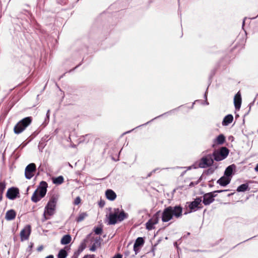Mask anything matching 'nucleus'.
Wrapping results in <instances>:
<instances>
[{
	"instance_id": "obj_1",
	"label": "nucleus",
	"mask_w": 258,
	"mask_h": 258,
	"mask_svg": "<svg viewBox=\"0 0 258 258\" xmlns=\"http://www.w3.org/2000/svg\"><path fill=\"white\" fill-rule=\"evenodd\" d=\"M181 215L182 208L180 207L170 206L164 210L162 214V220L163 222H167L171 220L173 217L179 218Z\"/></svg>"
},
{
	"instance_id": "obj_2",
	"label": "nucleus",
	"mask_w": 258,
	"mask_h": 258,
	"mask_svg": "<svg viewBox=\"0 0 258 258\" xmlns=\"http://www.w3.org/2000/svg\"><path fill=\"white\" fill-rule=\"evenodd\" d=\"M57 201V198L52 196L47 203L43 214L44 221L49 219L54 214Z\"/></svg>"
},
{
	"instance_id": "obj_3",
	"label": "nucleus",
	"mask_w": 258,
	"mask_h": 258,
	"mask_svg": "<svg viewBox=\"0 0 258 258\" xmlns=\"http://www.w3.org/2000/svg\"><path fill=\"white\" fill-rule=\"evenodd\" d=\"M47 187V183L46 182L41 181L32 196V201L34 203H37L43 198L46 194Z\"/></svg>"
},
{
	"instance_id": "obj_4",
	"label": "nucleus",
	"mask_w": 258,
	"mask_h": 258,
	"mask_svg": "<svg viewBox=\"0 0 258 258\" xmlns=\"http://www.w3.org/2000/svg\"><path fill=\"white\" fill-rule=\"evenodd\" d=\"M126 214L118 209H115L113 212L111 213L108 216V224L114 225L118 222H120L126 218Z\"/></svg>"
},
{
	"instance_id": "obj_5",
	"label": "nucleus",
	"mask_w": 258,
	"mask_h": 258,
	"mask_svg": "<svg viewBox=\"0 0 258 258\" xmlns=\"http://www.w3.org/2000/svg\"><path fill=\"white\" fill-rule=\"evenodd\" d=\"M32 117H26L20 121L14 126V132L16 134H20L22 133L26 127L31 123Z\"/></svg>"
},
{
	"instance_id": "obj_6",
	"label": "nucleus",
	"mask_w": 258,
	"mask_h": 258,
	"mask_svg": "<svg viewBox=\"0 0 258 258\" xmlns=\"http://www.w3.org/2000/svg\"><path fill=\"white\" fill-rule=\"evenodd\" d=\"M6 196L8 199L14 200L20 197V190L16 187H10L8 188Z\"/></svg>"
},
{
	"instance_id": "obj_7",
	"label": "nucleus",
	"mask_w": 258,
	"mask_h": 258,
	"mask_svg": "<svg viewBox=\"0 0 258 258\" xmlns=\"http://www.w3.org/2000/svg\"><path fill=\"white\" fill-rule=\"evenodd\" d=\"M36 167L34 163H30L25 168V176L28 179H30L34 175L36 171Z\"/></svg>"
},
{
	"instance_id": "obj_8",
	"label": "nucleus",
	"mask_w": 258,
	"mask_h": 258,
	"mask_svg": "<svg viewBox=\"0 0 258 258\" xmlns=\"http://www.w3.org/2000/svg\"><path fill=\"white\" fill-rule=\"evenodd\" d=\"M228 154V150L225 147H222L219 152L214 153V158L216 161H221L225 159Z\"/></svg>"
},
{
	"instance_id": "obj_9",
	"label": "nucleus",
	"mask_w": 258,
	"mask_h": 258,
	"mask_svg": "<svg viewBox=\"0 0 258 258\" xmlns=\"http://www.w3.org/2000/svg\"><path fill=\"white\" fill-rule=\"evenodd\" d=\"M31 226L29 225L25 226L21 231L20 236L21 240L23 241L28 239L31 233Z\"/></svg>"
},
{
	"instance_id": "obj_10",
	"label": "nucleus",
	"mask_w": 258,
	"mask_h": 258,
	"mask_svg": "<svg viewBox=\"0 0 258 258\" xmlns=\"http://www.w3.org/2000/svg\"><path fill=\"white\" fill-rule=\"evenodd\" d=\"M160 216L159 212L155 214L153 217L146 223V228L148 230H151L154 228V225L158 223L159 221V217Z\"/></svg>"
},
{
	"instance_id": "obj_11",
	"label": "nucleus",
	"mask_w": 258,
	"mask_h": 258,
	"mask_svg": "<svg viewBox=\"0 0 258 258\" xmlns=\"http://www.w3.org/2000/svg\"><path fill=\"white\" fill-rule=\"evenodd\" d=\"M213 160L210 156L203 158L200 163L199 166L201 168H206L213 164Z\"/></svg>"
},
{
	"instance_id": "obj_12",
	"label": "nucleus",
	"mask_w": 258,
	"mask_h": 258,
	"mask_svg": "<svg viewBox=\"0 0 258 258\" xmlns=\"http://www.w3.org/2000/svg\"><path fill=\"white\" fill-rule=\"evenodd\" d=\"M214 196L212 192L206 194L204 196L203 203L205 205H209L214 201Z\"/></svg>"
},
{
	"instance_id": "obj_13",
	"label": "nucleus",
	"mask_w": 258,
	"mask_h": 258,
	"mask_svg": "<svg viewBox=\"0 0 258 258\" xmlns=\"http://www.w3.org/2000/svg\"><path fill=\"white\" fill-rule=\"evenodd\" d=\"M234 106L236 109H239L241 104V98L239 92H238L234 98Z\"/></svg>"
},
{
	"instance_id": "obj_14",
	"label": "nucleus",
	"mask_w": 258,
	"mask_h": 258,
	"mask_svg": "<svg viewBox=\"0 0 258 258\" xmlns=\"http://www.w3.org/2000/svg\"><path fill=\"white\" fill-rule=\"evenodd\" d=\"M231 181V177H228L224 175V176L221 177L217 181V182L222 186H225L229 183Z\"/></svg>"
},
{
	"instance_id": "obj_15",
	"label": "nucleus",
	"mask_w": 258,
	"mask_h": 258,
	"mask_svg": "<svg viewBox=\"0 0 258 258\" xmlns=\"http://www.w3.org/2000/svg\"><path fill=\"white\" fill-rule=\"evenodd\" d=\"M16 216V213L14 210H8L5 215V219L7 221H11L14 220Z\"/></svg>"
},
{
	"instance_id": "obj_16",
	"label": "nucleus",
	"mask_w": 258,
	"mask_h": 258,
	"mask_svg": "<svg viewBox=\"0 0 258 258\" xmlns=\"http://www.w3.org/2000/svg\"><path fill=\"white\" fill-rule=\"evenodd\" d=\"M144 241L142 237H138L134 244V250L135 251L136 254L137 253L139 250L138 247L144 244Z\"/></svg>"
},
{
	"instance_id": "obj_17",
	"label": "nucleus",
	"mask_w": 258,
	"mask_h": 258,
	"mask_svg": "<svg viewBox=\"0 0 258 258\" xmlns=\"http://www.w3.org/2000/svg\"><path fill=\"white\" fill-rule=\"evenodd\" d=\"M106 198L111 201H113L115 200L116 197V195L115 193L111 189H108L106 191Z\"/></svg>"
},
{
	"instance_id": "obj_18",
	"label": "nucleus",
	"mask_w": 258,
	"mask_h": 258,
	"mask_svg": "<svg viewBox=\"0 0 258 258\" xmlns=\"http://www.w3.org/2000/svg\"><path fill=\"white\" fill-rule=\"evenodd\" d=\"M201 202V200L200 199H196L194 201L190 204L189 206L190 209L191 210H196V209L198 207Z\"/></svg>"
},
{
	"instance_id": "obj_19",
	"label": "nucleus",
	"mask_w": 258,
	"mask_h": 258,
	"mask_svg": "<svg viewBox=\"0 0 258 258\" xmlns=\"http://www.w3.org/2000/svg\"><path fill=\"white\" fill-rule=\"evenodd\" d=\"M233 120V117L232 115L229 114L226 116L222 122L223 125H228L229 124L231 123Z\"/></svg>"
},
{
	"instance_id": "obj_20",
	"label": "nucleus",
	"mask_w": 258,
	"mask_h": 258,
	"mask_svg": "<svg viewBox=\"0 0 258 258\" xmlns=\"http://www.w3.org/2000/svg\"><path fill=\"white\" fill-rule=\"evenodd\" d=\"M52 182L54 184L59 185L63 183V177L62 176H59L57 177L52 178Z\"/></svg>"
},
{
	"instance_id": "obj_21",
	"label": "nucleus",
	"mask_w": 258,
	"mask_h": 258,
	"mask_svg": "<svg viewBox=\"0 0 258 258\" xmlns=\"http://www.w3.org/2000/svg\"><path fill=\"white\" fill-rule=\"evenodd\" d=\"M225 140V138L223 135H220L217 137L215 141L216 144L221 145L222 144Z\"/></svg>"
},
{
	"instance_id": "obj_22",
	"label": "nucleus",
	"mask_w": 258,
	"mask_h": 258,
	"mask_svg": "<svg viewBox=\"0 0 258 258\" xmlns=\"http://www.w3.org/2000/svg\"><path fill=\"white\" fill-rule=\"evenodd\" d=\"M233 168L232 166H229L225 170L224 175L228 176L230 177L232 173Z\"/></svg>"
},
{
	"instance_id": "obj_23",
	"label": "nucleus",
	"mask_w": 258,
	"mask_h": 258,
	"mask_svg": "<svg viewBox=\"0 0 258 258\" xmlns=\"http://www.w3.org/2000/svg\"><path fill=\"white\" fill-rule=\"evenodd\" d=\"M248 187V184H242L238 187L237 191L238 192L244 191L247 189Z\"/></svg>"
},
{
	"instance_id": "obj_24",
	"label": "nucleus",
	"mask_w": 258,
	"mask_h": 258,
	"mask_svg": "<svg viewBox=\"0 0 258 258\" xmlns=\"http://www.w3.org/2000/svg\"><path fill=\"white\" fill-rule=\"evenodd\" d=\"M6 187V183L5 181L0 182V194L3 196Z\"/></svg>"
},
{
	"instance_id": "obj_25",
	"label": "nucleus",
	"mask_w": 258,
	"mask_h": 258,
	"mask_svg": "<svg viewBox=\"0 0 258 258\" xmlns=\"http://www.w3.org/2000/svg\"><path fill=\"white\" fill-rule=\"evenodd\" d=\"M87 216L86 213H82L78 216L77 221V222H81L83 221Z\"/></svg>"
},
{
	"instance_id": "obj_26",
	"label": "nucleus",
	"mask_w": 258,
	"mask_h": 258,
	"mask_svg": "<svg viewBox=\"0 0 258 258\" xmlns=\"http://www.w3.org/2000/svg\"><path fill=\"white\" fill-rule=\"evenodd\" d=\"M57 258H64V248L59 251L57 255Z\"/></svg>"
},
{
	"instance_id": "obj_27",
	"label": "nucleus",
	"mask_w": 258,
	"mask_h": 258,
	"mask_svg": "<svg viewBox=\"0 0 258 258\" xmlns=\"http://www.w3.org/2000/svg\"><path fill=\"white\" fill-rule=\"evenodd\" d=\"M72 240V238L70 235H66V244L69 243Z\"/></svg>"
},
{
	"instance_id": "obj_28",
	"label": "nucleus",
	"mask_w": 258,
	"mask_h": 258,
	"mask_svg": "<svg viewBox=\"0 0 258 258\" xmlns=\"http://www.w3.org/2000/svg\"><path fill=\"white\" fill-rule=\"evenodd\" d=\"M102 231V229L100 227H97L95 229V232L96 234H100L101 233Z\"/></svg>"
},
{
	"instance_id": "obj_29",
	"label": "nucleus",
	"mask_w": 258,
	"mask_h": 258,
	"mask_svg": "<svg viewBox=\"0 0 258 258\" xmlns=\"http://www.w3.org/2000/svg\"><path fill=\"white\" fill-rule=\"evenodd\" d=\"M80 202H81V199L79 197H77L74 201V204L75 205H78L80 203Z\"/></svg>"
},
{
	"instance_id": "obj_30",
	"label": "nucleus",
	"mask_w": 258,
	"mask_h": 258,
	"mask_svg": "<svg viewBox=\"0 0 258 258\" xmlns=\"http://www.w3.org/2000/svg\"><path fill=\"white\" fill-rule=\"evenodd\" d=\"M61 243L62 244H64V235L63 236L61 239Z\"/></svg>"
},
{
	"instance_id": "obj_31",
	"label": "nucleus",
	"mask_w": 258,
	"mask_h": 258,
	"mask_svg": "<svg viewBox=\"0 0 258 258\" xmlns=\"http://www.w3.org/2000/svg\"><path fill=\"white\" fill-rule=\"evenodd\" d=\"M43 246L42 245H41L37 248V250L38 251H41L43 249Z\"/></svg>"
},
{
	"instance_id": "obj_32",
	"label": "nucleus",
	"mask_w": 258,
	"mask_h": 258,
	"mask_svg": "<svg viewBox=\"0 0 258 258\" xmlns=\"http://www.w3.org/2000/svg\"><path fill=\"white\" fill-rule=\"evenodd\" d=\"M71 258H78V254L77 253H74V255Z\"/></svg>"
},
{
	"instance_id": "obj_33",
	"label": "nucleus",
	"mask_w": 258,
	"mask_h": 258,
	"mask_svg": "<svg viewBox=\"0 0 258 258\" xmlns=\"http://www.w3.org/2000/svg\"><path fill=\"white\" fill-rule=\"evenodd\" d=\"M104 204H105V203H104V202H101L99 203V206H100V207H103L104 206Z\"/></svg>"
},
{
	"instance_id": "obj_34",
	"label": "nucleus",
	"mask_w": 258,
	"mask_h": 258,
	"mask_svg": "<svg viewBox=\"0 0 258 258\" xmlns=\"http://www.w3.org/2000/svg\"><path fill=\"white\" fill-rule=\"evenodd\" d=\"M113 258H121V255L120 254H117L114 256Z\"/></svg>"
},
{
	"instance_id": "obj_35",
	"label": "nucleus",
	"mask_w": 258,
	"mask_h": 258,
	"mask_svg": "<svg viewBox=\"0 0 258 258\" xmlns=\"http://www.w3.org/2000/svg\"><path fill=\"white\" fill-rule=\"evenodd\" d=\"M46 116H47V117L48 118L49 117V110H47V112L46 113Z\"/></svg>"
},
{
	"instance_id": "obj_36",
	"label": "nucleus",
	"mask_w": 258,
	"mask_h": 258,
	"mask_svg": "<svg viewBox=\"0 0 258 258\" xmlns=\"http://www.w3.org/2000/svg\"><path fill=\"white\" fill-rule=\"evenodd\" d=\"M45 258H54V257L52 255H49L46 256Z\"/></svg>"
},
{
	"instance_id": "obj_37",
	"label": "nucleus",
	"mask_w": 258,
	"mask_h": 258,
	"mask_svg": "<svg viewBox=\"0 0 258 258\" xmlns=\"http://www.w3.org/2000/svg\"><path fill=\"white\" fill-rule=\"evenodd\" d=\"M255 170L257 172H258V164L256 165V167H255Z\"/></svg>"
},
{
	"instance_id": "obj_38",
	"label": "nucleus",
	"mask_w": 258,
	"mask_h": 258,
	"mask_svg": "<svg viewBox=\"0 0 258 258\" xmlns=\"http://www.w3.org/2000/svg\"><path fill=\"white\" fill-rule=\"evenodd\" d=\"M90 250H91V251H94V250H95V248L93 246H92V247L90 248Z\"/></svg>"
},
{
	"instance_id": "obj_39",
	"label": "nucleus",
	"mask_w": 258,
	"mask_h": 258,
	"mask_svg": "<svg viewBox=\"0 0 258 258\" xmlns=\"http://www.w3.org/2000/svg\"><path fill=\"white\" fill-rule=\"evenodd\" d=\"M3 199V196L2 194H0V201H1Z\"/></svg>"
},
{
	"instance_id": "obj_40",
	"label": "nucleus",
	"mask_w": 258,
	"mask_h": 258,
	"mask_svg": "<svg viewBox=\"0 0 258 258\" xmlns=\"http://www.w3.org/2000/svg\"><path fill=\"white\" fill-rule=\"evenodd\" d=\"M67 249V247L66 246V249ZM65 256L66 257L67 256V252H66V255H65Z\"/></svg>"
},
{
	"instance_id": "obj_41",
	"label": "nucleus",
	"mask_w": 258,
	"mask_h": 258,
	"mask_svg": "<svg viewBox=\"0 0 258 258\" xmlns=\"http://www.w3.org/2000/svg\"><path fill=\"white\" fill-rule=\"evenodd\" d=\"M84 258H87V257L86 256V257H84Z\"/></svg>"
}]
</instances>
